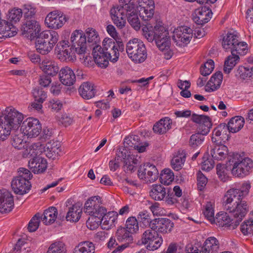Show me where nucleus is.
I'll list each match as a JSON object with an SVG mask.
<instances>
[{
	"instance_id": "obj_1",
	"label": "nucleus",
	"mask_w": 253,
	"mask_h": 253,
	"mask_svg": "<svg viewBox=\"0 0 253 253\" xmlns=\"http://www.w3.org/2000/svg\"><path fill=\"white\" fill-rule=\"evenodd\" d=\"M23 119V114L12 106L0 112V140H5L12 129L19 127Z\"/></svg>"
},
{
	"instance_id": "obj_2",
	"label": "nucleus",
	"mask_w": 253,
	"mask_h": 253,
	"mask_svg": "<svg viewBox=\"0 0 253 253\" xmlns=\"http://www.w3.org/2000/svg\"><path fill=\"white\" fill-rule=\"evenodd\" d=\"M86 38L87 42L92 44H96L100 41L97 32L92 28H88L85 34L81 30H76L72 33L70 37L72 47L78 54L86 52Z\"/></svg>"
},
{
	"instance_id": "obj_3",
	"label": "nucleus",
	"mask_w": 253,
	"mask_h": 253,
	"mask_svg": "<svg viewBox=\"0 0 253 253\" xmlns=\"http://www.w3.org/2000/svg\"><path fill=\"white\" fill-rule=\"evenodd\" d=\"M229 165L232 174L243 178L248 175L253 168V161L239 153H233L228 158Z\"/></svg>"
},
{
	"instance_id": "obj_4",
	"label": "nucleus",
	"mask_w": 253,
	"mask_h": 253,
	"mask_svg": "<svg viewBox=\"0 0 253 253\" xmlns=\"http://www.w3.org/2000/svg\"><path fill=\"white\" fill-rule=\"evenodd\" d=\"M18 175L15 177L11 182L14 192L17 194L23 195L28 192L31 188L29 180L32 178V174L28 169L24 168L19 169Z\"/></svg>"
},
{
	"instance_id": "obj_5",
	"label": "nucleus",
	"mask_w": 253,
	"mask_h": 253,
	"mask_svg": "<svg viewBox=\"0 0 253 253\" xmlns=\"http://www.w3.org/2000/svg\"><path fill=\"white\" fill-rule=\"evenodd\" d=\"M126 51L129 58L135 63H142L147 58L145 46L142 41L137 39H134L127 42Z\"/></svg>"
},
{
	"instance_id": "obj_6",
	"label": "nucleus",
	"mask_w": 253,
	"mask_h": 253,
	"mask_svg": "<svg viewBox=\"0 0 253 253\" xmlns=\"http://www.w3.org/2000/svg\"><path fill=\"white\" fill-rule=\"evenodd\" d=\"M160 34L156 35L155 41L157 47L164 53L165 58L168 60L172 57L173 54L170 49V41L169 33L164 26L160 27Z\"/></svg>"
},
{
	"instance_id": "obj_7",
	"label": "nucleus",
	"mask_w": 253,
	"mask_h": 253,
	"mask_svg": "<svg viewBox=\"0 0 253 253\" xmlns=\"http://www.w3.org/2000/svg\"><path fill=\"white\" fill-rule=\"evenodd\" d=\"M99 196H93L88 199L84 204V212L91 216L100 219L107 211L105 208L101 205Z\"/></svg>"
},
{
	"instance_id": "obj_8",
	"label": "nucleus",
	"mask_w": 253,
	"mask_h": 253,
	"mask_svg": "<svg viewBox=\"0 0 253 253\" xmlns=\"http://www.w3.org/2000/svg\"><path fill=\"white\" fill-rule=\"evenodd\" d=\"M20 130L28 138L36 137L41 132L42 125L38 119L29 117L23 122Z\"/></svg>"
},
{
	"instance_id": "obj_9",
	"label": "nucleus",
	"mask_w": 253,
	"mask_h": 253,
	"mask_svg": "<svg viewBox=\"0 0 253 253\" xmlns=\"http://www.w3.org/2000/svg\"><path fill=\"white\" fill-rule=\"evenodd\" d=\"M142 243L146 245L147 249L155 251L159 249L162 245L163 239L161 236L154 230L147 229L142 234Z\"/></svg>"
},
{
	"instance_id": "obj_10",
	"label": "nucleus",
	"mask_w": 253,
	"mask_h": 253,
	"mask_svg": "<svg viewBox=\"0 0 253 253\" xmlns=\"http://www.w3.org/2000/svg\"><path fill=\"white\" fill-rule=\"evenodd\" d=\"M67 20L66 16L62 12L55 10L47 14L44 22L48 28L57 30L63 27Z\"/></svg>"
},
{
	"instance_id": "obj_11",
	"label": "nucleus",
	"mask_w": 253,
	"mask_h": 253,
	"mask_svg": "<svg viewBox=\"0 0 253 253\" xmlns=\"http://www.w3.org/2000/svg\"><path fill=\"white\" fill-rule=\"evenodd\" d=\"M192 37V31L187 26H181L175 29L173 32L172 39L176 44L182 46L187 44Z\"/></svg>"
},
{
	"instance_id": "obj_12",
	"label": "nucleus",
	"mask_w": 253,
	"mask_h": 253,
	"mask_svg": "<svg viewBox=\"0 0 253 253\" xmlns=\"http://www.w3.org/2000/svg\"><path fill=\"white\" fill-rule=\"evenodd\" d=\"M103 49L112 56L113 62H116L119 57V51L123 50L124 46L122 42H115L114 40L109 38H105L102 42Z\"/></svg>"
},
{
	"instance_id": "obj_13",
	"label": "nucleus",
	"mask_w": 253,
	"mask_h": 253,
	"mask_svg": "<svg viewBox=\"0 0 253 253\" xmlns=\"http://www.w3.org/2000/svg\"><path fill=\"white\" fill-rule=\"evenodd\" d=\"M41 26L35 19H31L25 21L23 26V35L31 40L39 36L41 32Z\"/></svg>"
},
{
	"instance_id": "obj_14",
	"label": "nucleus",
	"mask_w": 253,
	"mask_h": 253,
	"mask_svg": "<svg viewBox=\"0 0 253 253\" xmlns=\"http://www.w3.org/2000/svg\"><path fill=\"white\" fill-rule=\"evenodd\" d=\"M173 227V223L168 218L155 219L150 223V228L157 233L167 234L170 232Z\"/></svg>"
},
{
	"instance_id": "obj_15",
	"label": "nucleus",
	"mask_w": 253,
	"mask_h": 253,
	"mask_svg": "<svg viewBox=\"0 0 253 253\" xmlns=\"http://www.w3.org/2000/svg\"><path fill=\"white\" fill-rule=\"evenodd\" d=\"M214 223L219 227L234 229L239 225L240 221L234 220L227 212L221 211L216 215Z\"/></svg>"
},
{
	"instance_id": "obj_16",
	"label": "nucleus",
	"mask_w": 253,
	"mask_h": 253,
	"mask_svg": "<svg viewBox=\"0 0 253 253\" xmlns=\"http://www.w3.org/2000/svg\"><path fill=\"white\" fill-rule=\"evenodd\" d=\"M248 209L247 202L241 199L235 202L234 204L226 211L232 213L234 217L237 218L236 220H239L240 222L246 215Z\"/></svg>"
},
{
	"instance_id": "obj_17",
	"label": "nucleus",
	"mask_w": 253,
	"mask_h": 253,
	"mask_svg": "<svg viewBox=\"0 0 253 253\" xmlns=\"http://www.w3.org/2000/svg\"><path fill=\"white\" fill-rule=\"evenodd\" d=\"M118 157L121 158V161L123 160L124 168L127 171L131 172L135 170L138 162L136 156L130 154L126 149L123 148L118 151Z\"/></svg>"
},
{
	"instance_id": "obj_18",
	"label": "nucleus",
	"mask_w": 253,
	"mask_h": 253,
	"mask_svg": "<svg viewBox=\"0 0 253 253\" xmlns=\"http://www.w3.org/2000/svg\"><path fill=\"white\" fill-rule=\"evenodd\" d=\"M71 200H68L66 202V207H68L66 219L71 222H77L81 218L83 208L79 203H75L70 205Z\"/></svg>"
},
{
	"instance_id": "obj_19",
	"label": "nucleus",
	"mask_w": 253,
	"mask_h": 253,
	"mask_svg": "<svg viewBox=\"0 0 253 253\" xmlns=\"http://www.w3.org/2000/svg\"><path fill=\"white\" fill-rule=\"evenodd\" d=\"M242 199V191L237 188H230L224 194L222 204L225 210L234 204V202Z\"/></svg>"
},
{
	"instance_id": "obj_20",
	"label": "nucleus",
	"mask_w": 253,
	"mask_h": 253,
	"mask_svg": "<svg viewBox=\"0 0 253 253\" xmlns=\"http://www.w3.org/2000/svg\"><path fill=\"white\" fill-rule=\"evenodd\" d=\"M191 120L199 125V131L203 135H207L209 133L212 124L208 116L193 114L191 116Z\"/></svg>"
},
{
	"instance_id": "obj_21",
	"label": "nucleus",
	"mask_w": 253,
	"mask_h": 253,
	"mask_svg": "<svg viewBox=\"0 0 253 253\" xmlns=\"http://www.w3.org/2000/svg\"><path fill=\"white\" fill-rule=\"evenodd\" d=\"M13 207L14 200L12 194L7 190L0 191V212H9Z\"/></svg>"
},
{
	"instance_id": "obj_22",
	"label": "nucleus",
	"mask_w": 253,
	"mask_h": 253,
	"mask_svg": "<svg viewBox=\"0 0 253 253\" xmlns=\"http://www.w3.org/2000/svg\"><path fill=\"white\" fill-rule=\"evenodd\" d=\"M127 13V12L121 7H114L111 9L112 19L118 28L121 29L125 26Z\"/></svg>"
},
{
	"instance_id": "obj_23",
	"label": "nucleus",
	"mask_w": 253,
	"mask_h": 253,
	"mask_svg": "<svg viewBox=\"0 0 253 253\" xmlns=\"http://www.w3.org/2000/svg\"><path fill=\"white\" fill-rule=\"evenodd\" d=\"M212 12L207 7H202L195 10L192 14V19L198 25H203L208 22L211 19Z\"/></svg>"
},
{
	"instance_id": "obj_24",
	"label": "nucleus",
	"mask_w": 253,
	"mask_h": 253,
	"mask_svg": "<svg viewBox=\"0 0 253 253\" xmlns=\"http://www.w3.org/2000/svg\"><path fill=\"white\" fill-rule=\"evenodd\" d=\"M239 41V34L234 30H231L228 31L223 37L222 46L226 50L233 49L234 46Z\"/></svg>"
},
{
	"instance_id": "obj_25",
	"label": "nucleus",
	"mask_w": 253,
	"mask_h": 253,
	"mask_svg": "<svg viewBox=\"0 0 253 253\" xmlns=\"http://www.w3.org/2000/svg\"><path fill=\"white\" fill-rule=\"evenodd\" d=\"M227 127L225 124H221L216 127L212 132V141L216 144H219L228 140Z\"/></svg>"
},
{
	"instance_id": "obj_26",
	"label": "nucleus",
	"mask_w": 253,
	"mask_h": 253,
	"mask_svg": "<svg viewBox=\"0 0 253 253\" xmlns=\"http://www.w3.org/2000/svg\"><path fill=\"white\" fill-rule=\"evenodd\" d=\"M40 68L45 74L52 77L56 75L59 70L57 63L48 58H45L42 60Z\"/></svg>"
},
{
	"instance_id": "obj_27",
	"label": "nucleus",
	"mask_w": 253,
	"mask_h": 253,
	"mask_svg": "<svg viewBox=\"0 0 253 253\" xmlns=\"http://www.w3.org/2000/svg\"><path fill=\"white\" fill-rule=\"evenodd\" d=\"M59 80L61 83L66 86H71L76 82V76L74 71L68 67L61 69L59 72Z\"/></svg>"
},
{
	"instance_id": "obj_28",
	"label": "nucleus",
	"mask_w": 253,
	"mask_h": 253,
	"mask_svg": "<svg viewBox=\"0 0 253 253\" xmlns=\"http://www.w3.org/2000/svg\"><path fill=\"white\" fill-rule=\"evenodd\" d=\"M28 165L34 173H40L46 170L47 163L46 159L38 156L29 160Z\"/></svg>"
},
{
	"instance_id": "obj_29",
	"label": "nucleus",
	"mask_w": 253,
	"mask_h": 253,
	"mask_svg": "<svg viewBox=\"0 0 253 253\" xmlns=\"http://www.w3.org/2000/svg\"><path fill=\"white\" fill-rule=\"evenodd\" d=\"M118 214L116 211L107 212L100 217L101 226L103 229L109 230L115 226L117 222Z\"/></svg>"
},
{
	"instance_id": "obj_30",
	"label": "nucleus",
	"mask_w": 253,
	"mask_h": 253,
	"mask_svg": "<svg viewBox=\"0 0 253 253\" xmlns=\"http://www.w3.org/2000/svg\"><path fill=\"white\" fill-rule=\"evenodd\" d=\"M162 25H156L153 27L150 24L147 23L143 24L142 26V30L143 34L148 41L151 42L155 40L156 38V35L160 34V29Z\"/></svg>"
},
{
	"instance_id": "obj_31",
	"label": "nucleus",
	"mask_w": 253,
	"mask_h": 253,
	"mask_svg": "<svg viewBox=\"0 0 253 253\" xmlns=\"http://www.w3.org/2000/svg\"><path fill=\"white\" fill-rule=\"evenodd\" d=\"M79 92L84 99H89L93 98L96 93L94 84L88 82L83 83L79 88Z\"/></svg>"
},
{
	"instance_id": "obj_32",
	"label": "nucleus",
	"mask_w": 253,
	"mask_h": 253,
	"mask_svg": "<svg viewBox=\"0 0 253 253\" xmlns=\"http://www.w3.org/2000/svg\"><path fill=\"white\" fill-rule=\"evenodd\" d=\"M223 79L222 73L217 72L211 78L206 85V90L207 92H211L217 90L220 86Z\"/></svg>"
},
{
	"instance_id": "obj_33",
	"label": "nucleus",
	"mask_w": 253,
	"mask_h": 253,
	"mask_svg": "<svg viewBox=\"0 0 253 253\" xmlns=\"http://www.w3.org/2000/svg\"><path fill=\"white\" fill-rule=\"evenodd\" d=\"M219 248V242L214 237H210L206 240L199 253H210L216 252Z\"/></svg>"
},
{
	"instance_id": "obj_34",
	"label": "nucleus",
	"mask_w": 253,
	"mask_h": 253,
	"mask_svg": "<svg viewBox=\"0 0 253 253\" xmlns=\"http://www.w3.org/2000/svg\"><path fill=\"white\" fill-rule=\"evenodd\" d=\"M172 120L169 117L161 119L153 126V130L159 134H164L171 128Z\"/></svg>"
},
{
	"instance_id": "obj_35",
	"label": "nucleus",
	"mask_w": 253,
	"mask_h": 253,
	"mask_svg": "<svg viewBox=\"0 0 253 253\" xmlns=\"http://www.w3.org/2000/svg\"><path fill=\"white\" fill-rule=\"evenodd\" d=\"M57 209L54 207H50L45 210L42 215L41 214V219L46 225L53 223L57 216Z\"/></svg>"
},
{
	"instance_id": "obj_36",
	"label": "nucleus",
	"mask_w": 253,
	"mask_h": 253,
	"mask_svg": "<svg viewBox=\"0 0 253 253\" xmlns=\"http://www.w3.org/2000/svg\"><path fill=\"white\" fill-rule=\"evenodd\" d=\"M150 197L155 201H163L167 194L166 189L161 184H153L150 191Z\"/></svg>"
},
{
	"instance_id": "obj_37",
	"label": "nucleus",
	"mask_w": 253,
	"mask_h": 253,
	"mask_svg": "<svg viewBox=\"0 0 253 253\" xmlns=\"http://www.w3.org/2000/svg\"><path fill=\"white\" fill-rule=\"evenodd\" d=\"M245 124L244 118L240 116L232 118L227 125L228 131L236 133L239 131L243 127Z\"/></svg>"
},
{
	"instance_id": "obj_38",
	"label": "nucleus",
	"mask_w": 253,
	"mask_h": 253,
	"mask_svg": "<svg viewBox=\"0 0 253 253\" xmlns=\"http://www.w3.org/2000/svg\"><path fill=\"white\" fill-rule=\"evenodd\" d=\"M211 155L216 160H222L225 159L228 153L227 147L224 145L216 144L211 150Z\"/></svg>"
},
{
	"instance_id": "obj_39",
	"label": "nucleus",
	"mask_w": 253,
	"mask_h": 253,
	"mask_svg": "<svg viewBox=\"0 0 253 253\" xmlns=\"http://www.w3.org/2000/svg\"><path fill=\"white\" fill-rule=\"evenodd\" d=\"M186 159V153L184 150H179L171 161L172 168L175 170L182 169Z\"/></svg>"
},
{
	"instance_id": "obj_40",
	"label": "nucleus",
	"mask_w": 253,
	"mask_h": 253,
	"mask_svg": "<svg viewBox=\"0 0 253 253\" xmlns=\"http://www.w3.org/2000/svg\"><path fill=\"white\" fill-rule=\"evenodd\" d=\"M41 36L45 42L48 43L49 46H50L52 49L57 44L59 39L58 33L54 30L43 31L42 32Z\"/></svg>"
},
{
	"instance_id": "obj_41",
	"label": "nucleus",
	"mask_w": 253,
	"mask_h": 253,
	"mask_svg": "<svg viewBox=\"0 0 253 253\" xmlns=\"http://www.w3.org/2000/svg\"><path fill=\"white\" fill-rule=\"evenodd\" d=\"M214 209L215 202L214 201L207 202L203 206V213L205 218L211 224L215 222Z\"/></svg>"
},
{
	"instance_id": "obj_42",
	"label": "nucleus",
	"mask_w": 253,
	"mask_h": 253,
	"mask_svg": "<svg viewBox=\"0 0 253 253\" xmlns=\"http://www.w3.org/2000/svg\"><path fill=\"white\" fill-rule=\"evenodd\" d=\"M40 143H34L30 145L26 146L22 151V156L24 158H36L41 152Z\"/></svg>"
},
{
	"instance_id": "obj_43",
	"label": "nucleus",
	"mask_w": 253,
	"mask_h": 253,
	"mask_svg": "<svg viewBox=\"0 0 253 253\" xmlns=\"http://www.w3.org/2000/svg\"><path fill=\"white\" fill-rule=\"evenodd\" d=\"M45 155L49 159H55L59 155L60 149L59 144L56 142H49L45 147Z\"/></svg>"
},
{
	"instance_id": "obj_44",
	"label": "nucleus",
	"mask_w": 253,
	"mask_h": 253,
	"mask_svg": "<svg viewBox=\"0 0 253 253\" xmlns=\"http://www.w3.org/2000/svg\"><path fill=\"white\" fill-rule=\"evenodd\" d=\"M0 33L6 38H10L17 34L16 28L9 22L3 20L0 25Z\"/></svg>"
},
{
	"instance_id": "obj_45",
	"label": "nucleus",
	"mask_w": 253,
	"mask_h": 253,
	"mask_svg": "<svg viewBox=\"0 0 253 253\" xmlns=\"http://www.w3.org/2000/svg\"><path fill=\"white\" fill-rule=\"evenodd\" d=\"M95 247L92 242L86 241L80 243L74 250V253H94Z\"/></svg>"
},
{
	"instance_id": "obj_46",
	"label": "nucleus",
	"mask_w": 253,
	"mask_h": 253,
	"mask_svg": "<svg viewBox=\"0 0 253 253\" xmlns=\"http://www.w3.org/2000/svg\"><path fill=\"white\" fill-rule=\"evenodd\" d=\"M127 230L124 227H122L118 229L116 232L117 239L120 242H126V244L129 245V243L132 242L133 240L132 237Z\"/></svg>"
},
{
	"instance_id": "obj_47",
	"label": "nucleus",
	"mask_w": 253,
	"mask_h": 253,
	"mask_svg": "<svg viewBox=\"0 0 253 253\" xmlns=\"http://www.w3.org/2000/svg\"><path fill=\"white\" fill-rule=\"evenodd\" d=\"M174 179V174L169 169H166L161 172L160 176V180L162 184L169 185Z\"/></svg>"
},
{
	"instance_id": "obj_48",
	"label": "nucleus",
	"mask_w": 253,
	"mask_h": 253,
	"mask_svg": "<svg viewBox=\"0 0 253 253\" xmlns=\"http://www.w3.org/2000/svg\"><path fill=\"white\" fill-rule=\"evenodd\" d=\"M248 44L245 42H240L239 41L237 42L233 49H231V52L232 55L236 54L239 55H244L248 52Z\"/></svg>"
},
{
	"instance_id": "obj_49",
	"label": "nucleus",
	"mask_w": 253,
	"mask_h": 253,
	"mask_svg": "<svg viewBox=\"0 0 253 253\" xmlns=\"http://www.w3.org/2000/svg\"><path fill=\"white\" fill-rule=\"evenodd\" d=\"M135 8L140 17L145 21L150 20L154 15L155 7H143Z\"/></svg>"
},
{
	"instance_id": "obj_50",
	"label": "nucleus",
	"mask_w": 253,
	"mask_h": 253,
	"mask_svg": "<svg viewBox=\"0 0 253 253\" xmlns=\"http://www.w3.org/2000/svg\"><path fill=\"white\" fill-rule=\"evenodd\" d=\"M147 171V176L145 180L146 183H152L158 178L159 172L156 166L150 163L149 168L145 169Z\"/></svg>"
},
{
	"instance_id": "obj_51",
	"label": "nucleus",
	"mask_w": 253,
	"mask_h": 253,
	"mask_svg": "<svg viewBox=\"0 0 253 253\" xmlns=\"http://www.w3.org/2000/svg\"><path fill=\"white\" fill-rule=\"evenodd\" d=\"M239 59V56L238 55L234 54L229 56L227 59L225 60L224 66V72L228 74L231 70L237 64Z\"/></svg>"
},
{
	"instance_id": "obj_52",
	"label": "nucleus",
	"mask_w": 253,
	"mask_h": 253,
	"mask_svg": "<svg viewBox=\"0 0 253 253\" xmlns=\"http://www.w3.org/2000/svg\"><path fill=\"white\" fill-rule=\"evenodd\" d=\"M125 228L129 233H135L139 230V225L137 219L134 216H130L126 221Z\"/></svg>"
},
{
	"instance_id": "obj_53",
	"label": "nucleus",
	"mask_w": 253,
	"mask_h": 253,
	"mask_svg": "<svg viewBox=\"0 0 253 253\" xmlns=\"http://www.w3.org/2000/svg\"><path fill=\"white\" fill-rule=\"evenodd\" d=\"M36 48L38 52L43 55L48 53L52 49L50 46H49L48 43L42 37L37 41Z\"/></svg>"
},
{
	"instance_id": "obj_54",
	"label": "nucleus",
	"mask_w": 253,
	"mask_h": 253,
	"mask_svg": "<svg viewBox=\"0 0 253 253\" xmlns=\"http://www.w3.org/2000/svg\"><path fill=\"white\" fill-rule=\"evenodd\" d=\"M133 12H127V20L129 23L136 30H138L140 28V23L139 22L137 11L136 9H134Z\"/></svg>"
},
{
	"instance_id": "obj_55",
	"label": "nucleus",
	"mask_w": 253,
	"mask_h": 253,
	"mask_svg": "<svg viewBox=\"0 0 253 253\" xmlns=\"http://www.w3.org/2000/svg\"><path fill=\"white\" fill-rule=\"evenodd\" d=\"M204 135L199 131L198 133L192 134L189 140V145L190 146L195 148L201 146L205 140Z\"/></svg>"
},
{
	"instance_id": "obj_56",
	"label": "nucleus",
	"mask_w": 253,
	"mask_h": 253,
	"mask_svg": "<svg viewBox=\"0 0 253 253\" xmlns=\"http://www.w3.org/2000/svg\"><path fill=\"white\" fill-rule=\"evenodd\" d=\"M22 14H24L25 20L35 19L36 13L35 7L31 4H25L23 6Z\"/></svg>"
},
{
	"instance_id": "obj_57",
	"label": "nucleus",
	"mask_w": 253,
	"mask_h": 253,
	"mask_svg": "<svg viewBox=\"0 0 253 253\" xmlns=\"http://www.w3.org/2000/svg\"><path fill=\"white\" fill-rule=\"evenodd\" d=\"M58 58L62 61H74L76 57L74 52L72 51L71 48L61 50L58 54Z\"/></svg>"
},
{
	"instance_id": "obj_58",
	"label": "nucleus",
	"mask_w": 253,
	"mask_h": 253,
	"mask_svg": "<svg viewBox=\"0 0 253 253\" xmlns=\"http://www.w3.org/2000/svg\"><path fill=\"white\" fill-rule=\"evenodd\" d=\"M216 173L218 177L223 182L227 181L230 178L229 170L224 165L218 164L216 166Z\"/></svg>"
},
{
	"instance_id": "obj_59",
	"label": "nucleus",
	"mask_w": 253,
	"mask_h": 253,
	"mask_svg": "<svg viewBox=\"0 0 253 253\" xmlns=\"http://www.w3.org/2000/svg\"><path fill=\"white\" fill-rule=\"evenodd\" d=\"M65 244L62 242H55L49 247L47 253H66Z\"/></svg>"
},
{
	"instance_id": "obj_60",
	"label": "nucleus",
	"mask_w": 253,
	"mask_h": 253,
	"mask_svg": "<svg viewBox=\"0 0 253 253\" xmlns=\"http://www.w3.org/2000/svg\"><path fill=\"white\" fill-rule=\"evenodd\" d=\"M112 56L111 55L99 56L97 54H95L94 58V61L96 64L101 67L106 68L109 64V60L112 62Z\"/></svg>"
},
{
	"instance_id": "obj_61",
	"label": "nucleus",
	"mask_w": 253,
	"mask_h": 253,
	"mask_svg": "<svg viewBox=\"0 0 253 253\" xmlns=\"http://www.w3.org/2000/svg\"><path fill=\"white\" fill-rule=\"evenodd\" d=\"M23 135H24L22 132L18 134H15L12 137L11 143L14 148L17 149L24 148L25 143L23 139Z\"/></svg>"
},
{
	"instance_id": "obj_62",
	"label": "nucleus",
	"mask_w": 253,
	"mask_h": 253,
	"mask_svg": "<svg viewBox=\"0 0 253 253\" xmlns=\"http://www.w3.org/2000/svg\"><path fill=\"white\" fill-rule=\"evenodd\" d=\"M214 67V63L213 61L211 59H209L201 66L200 69L201 74L204 76L209 75L213 71Z\"/></svg>"
},
{
	"instance_id": "obj_63",
	"label": "nucleus",
	"mask_w": 253,
	"mask_h": 253,
	"mask_svg": "<svg viewBox=\"0 0 253 253\" xmlns=\"http://www.w3.org/2000/svg\"><path fill=\"white\" fill-rule=\"evenodd\" d=\"M240 230L245 235L253 233V219L251 218L244 221L241 225Z\"/></svg>"
},
{
	"instance_id": "obj_64",
	"label": "nucleus",
	"mask_w": 253,
	"mask_h": 253,
	"mask_svg": "<svg viewBox=\"0 0 253 253\" xmlns=\"http://www.w3.org/2000/svg\"><path fill=\"white\" fill-rule=\"evenodd\" d=\"M41 214H36L30 221L28 229L30 232H34L37 230L41 221Z\"/></svg>"
}]
</instances>
